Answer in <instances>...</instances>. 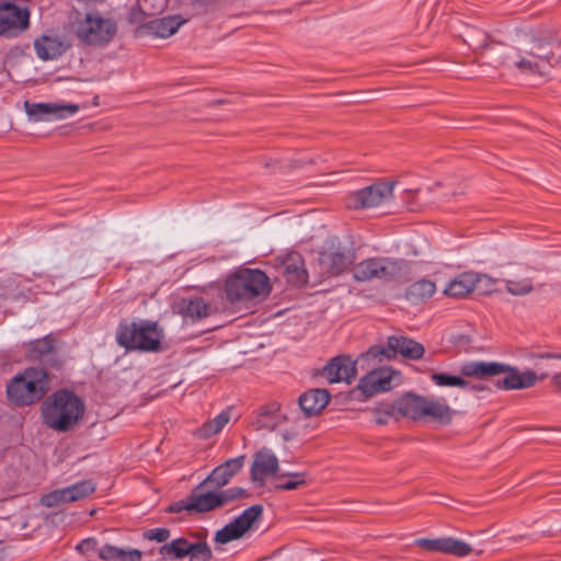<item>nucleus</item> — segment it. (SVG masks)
Here are the masks:
<instances>
[{
    "mask_svg": "<svg viewBox=\"0 0 561 561\" xmlns=\"http://www.w3.org/2000/svg\"><path fill=\"white\" fill-rule=\"evenodd\" d=\"M211 304L202 297L183 298L179 304V312L185 319L192 322L199 321L214 313Z\"/></svg>",
    "mask_w": 561,
    "mask_h": 561,
    "instance_id": "22",
    "label": "nucleus"
},
{
    "mask_svg": "<svg viewBox=\"0 0 561 561\" xmlns=\"http://www.w3.org/2000/svg\"><path fill=\"white\" fill-rule=\"evenodd\" d=\"M465 377L489 378L505 375L495 381V387L503 390H519L534 387L538 380L548 377V373L539 376L533 370L519 371L516 367L497 362H469L460 367Z\"/></svg>",
    "mask_w": 561,
    "mask_h": 561,
    "instance_id": "2",
    "label": "nucleus"
},
{
    "mask_svg": "<svg viewBox=\"0 0 561 561\" xmlns=\"http://www.w3.org/2000/svg\"><path fill=\"white\" fill-rule=\"evenodd\" d=\"M95 484L91 480H84L64 488L67 502H75L93 493Z\"/></svg>",
    "mask_w": 561,
    "mask_h": 561,
    "instance_id": "32",
    "label": "nucleus"
},
{
    "mask_svg": "<svg viewBox=\"0 0 561 561\" xmlns=\"http://www.w3.org/2000/svg\"><path fill=\"white\" fill-rule=\"evenodd\" d=\"M393 183L378 182L351 196L350 206L354 208L376 207L392 196Z\"/></svg>",
    "mask_w": 561,
    "mask_h": 561,
    "instance_id": "18",
    "label": "nucleus"
},
{
    "mask_svg": "<svg viewBox=\"0 0 561 561\" xmlns=\"http://www.w3.org/2000/svg\"><path fill=\"white\" fill-rule=\"evenodd\" d=\"M272 290L270 278L259 268H239L230 273L224 284V295L231 305H247L266 298Z\"/></svg>",
    "mask_w": 561,
    "mask_h": 561,
    "instance_id": "3",
    "label": "nucleus"
},
{
    "mask_svg": "<svg viewBox=\"0 0 561 561\" xmlns=\"http://www.w3.org/2000/svg\"><path fill=\"white\" fill-rule=\"evenodd\" d=\"M116 341L127 351L157 352L161 334L156 322H122L116 331Z\"/></svg>",
    "mask_w": 561,
    "mask_h": 561,
    "instance_id": "8",
    "label": "nucleus"
},
{
    "mask_svg": "<svg viewBox=\"0 0 561 561\" xmlns=\"http://www.w3.org/2000/svg\"><path fill=\"white\" fill-rule=\"evenodd\" d=\"M400 274L398 261L390 257H370L360 261L352 268L356 282H370L374 279L390 282Z\"/></svg>",
    "mask_w": 561,
    "mask_h": 561,
    "instance_id": "11",
    "label": "nucleus"
},
{
    "mask_svg": "<svg viewBox=\"0 0 561 561\" xmlns=\"http://www.w3.org/2000/svg\"><path fill=\"white\" fill-rule=\"evenodd\" d=\"M397 354L410 359H419L424 354V347L421 343L404 336H389L386 347L374 345L366 353L359 355L356 360L347 355L334 357L324 367V375L330 382L351 383L356 376L357 365L363 367L370 359L392 358Z\"/></svg>",
    "mask_w": 561,
    "mask_h": 561,
    "instance_id": "1",
    "label": "nucleus"
},
{
    "mask_svg": "<svg viewBox=\"0 0 561 561\" xmlns=\"http://www.w3.org/2000/svg\"><path fill=\"white\" fill-rule=\"evenodd\" d=\"M100 559L103 561H141L142 552L134 548H118L104 545L100 549Z\"/></svg>",
    "mask_w": 561,
    "mask_h": 561,
    "instance_id": "27",
    "label": "nucleus"
},
{
    "mask_svg": "<svg viewBox=\"0 0 561 561\" xmlns=\"http://www.w3.org/2000/svg\"><path fill=\"white\" fill-rule=\"evenodd\" d=\"M470 389H472V390H482V387H479V386H470Z\"/></svg>",
    "mask_w": 561,
    "mask_h": 561,
    "instance_id": "46",
    "label": "nucleus"
},
{
    "mask_svg": "<svg viewBox=\"0 0 561 561\" xmlns=\"http://www.w3.org/2000/svg\"><path fill=\"white\" fill-rule=\"evenodd\" d=\"M436 291V285L430 279H421L411 284L405 290V298L411 304H420L431 298Z\"/></svg>",
    "mask_w": 561,
    "mask_h": 561,
    "instance_id": "28",
    "label": "nucleus"
},
{
    "mask_svg": "<svg viewBox=\"0 0 561 561\" xmlns=\"http://www.w3.org/2000/svg\"><path fill=\"white\" fill-rule=\"evenodd\" d=\"M423 417H431L447 423L451 420V409L446 403L425 398Z\"/></svg>",
    "mask_w": 561,
    "mask_h": 561,
    "instance_id": "30",
    "label": "nucleus"
},
{
    "mask_svg": "<svg viewBox=\"0 0 561 561\" xmlns=\"http://www.w3.org/2000/svg\"><path fill=\"white\" fill-rule=\"evenodd\" d=\"M262 513L263 506L260 504L248 507L237 518L216 531L214 538L215 542L226 545L230 541L242 538L252 525L261 517Z\"/></svg>",
    "mask_w": 561,
    "mask_h": 561,
    "instance_id": "13",
    "label": "nucleus"
},
{
    "mask_svg": "<svg viewBox=\"0 0 561 561\" xmlns=\"http://www.w3.org/2000/svg\"><path fill=\"white\" fill-rule=\"evenodd\" d=\"M207 531H192L187 537H178L159 548L163 560H181L190 557V561H209L213 552L206 541Z\"/></svg>",
    "mask_w": 561,
    "mask_h": 561,
    "instance_id": "9",
    "label": "nucleus"
},
{
    "mask_svg": "<svg viewBox=\"0 0 561 561\" xmlns=\"http://www.w3.org/2000/svg\"><path fill=\"white\" fill-rule=\"evenodd\" d=\"M557 357H558V359H561V353H559V355Z\"/></svg>",
    "mask_w": 561,
    "mask_h": 561,
    "instance_id": "48",
    "label": "nucleus"
},
{
    "mask_svg": "<svg viewBox=\"0 0 561 561\" xmlns=\"http://www.w3.org/2000/svg\"><path fill=\"white\" fill-rule=\"evenodd\" d=\"M431 379L436 386L439 387H459L467 388L470 383L461 377L448 375L445 373H434L431 375Z\"/></svg>",
    "mask_w": 561,
    "mask_h": 561,
    "instance_id": "37",
    "label": "nucleus"
},
{
    "mask_svg": "<svg viewBox=\"0 0 561 561\" xmlns=\"http://www.w3.org/2000/svg\"><path fill=\"white\" fill-rule=\"evenodd\" d=\"M476 277L471 274L460 275L459 277L451 280L446 289L445 294L450 297H465L471 293L474 288Z\"/></svg>",
    "mask_w": 561,
    "mask_h": 561,
    "instance_id": "29",
    "label": "nucleus"
},
{
    "mask_svg": "<svg viewBox=\"0 0 561 561\" xmlns=\"http://www.w3.org/2000/svg\"><path fill=\"white\" fill-rule=\"evenodd\" d=\"M24 347L26 357L30 360L39 362L54 368H60L62 366V360L57 354L58 341L54 334L32 340L27 342Z\"/></svg>",
    "mask_w": 561,
    "mask_h": 561,
    "instance_id": "16",
    "label": "nucleus"
},
{
    "mask_svg": "<svg viewBox=\"0 0 561 561\" xmlns=\"http://www.w3.org/2000/svg\"><path fill=\"white\" fill-rule=\"evenodd\" d=\"M551 383H552V386H554L558 390H561V371H560V373L554 374V375L551 377Z\"/></svg>",
    "mask_w": 561,
    "mask_h": 561,
    "instance_id": "44",
    "label": "nucleus"
},
{
    "mask_svg": "<svg viewBox=\"0 0 561 561\" xmlns=\"http://www.w3.org/2000/svg\"><path fill=\"white\" fill-rule=\"evenodd\" d=\"M278 470V459L268 449H262L255 455L251 466V479L254 482H263L264 476L275 474Z\"/></svg>",
    "mask_w": 561,
    "mask_h": 561,
    "instance_id": "24",
    "label": "nucleus"
},
{
    "mask_svg": "<svg viewBox=\"0 0 561 561\" xmlns=\"http://www.w3.org/2000/svg\"><path fill=\"white\" fill-rule=\"evenodd\" d=\"M34 48L39 59L54 60L67 50L68 44L59 36L42 35L35 39Z\"/></svg>",
    "mask_w": 561,
    "mask_h": 561,
    "instance_id": "23",
    "label": "nucleus"
},
{
    "mask_svg": "<svg viewBox=\"0 0 561 561\" xmlns=\"http://www.w3.org/2000/svg\"><path fill=\"white\" fill-rule=\"evenodd\" d=\"M374 419L376 424L385 425L388 423L389 419L397 415V401L394 403H378L373 410Z\"/></svg>",
    "mask_w": 561,
    "mask_h": 561,
    "instance_id": "35",
    "label": "nucleus"
},
{
    "mask_svg": "<svg viewBox=\"0 0 561 561\" xmlns=\"http://www.w3.org/2000/svg\"><path fill=\"white\" fill-rule=\"evenodd\" d=\"M171 536V531L168 528H153L145 533V538L157 542H165Z\"/></svg>",
    "mask_w": 561,
    "mask_h": 561,
    "instance_id": "41",
    "label": "nucleus"
},
{
    "mask_svg": "<svg viewBox=\"0 0 561 561\" xmlns=\"http://www.w3.org/2000/svg\"><path fill=\"white\" fill-rule=\"evenodd\" d=\"M414 543L426 551L450 554L457 558H463L472 551L469 543L453 537L417 538Z\"/></svg>",
    "mask_w": 561,
    "mask_h": 561,
    "instance_id": "19",
    "label": "nucleus"
},
{
    "mask_svg": "<svg viewBox=\"0 0 561 561\" xmlns=\"http://www.w3.org/2000/svg\"><path fill=\"white\" fill-rule=\"evenodd\" d=\"M355 261V252L352 249L332 243L319 253L318 265L324 276H339L345 272Z\"/></svg>",
    "mask_w": 561,
    "mask_h": 561,
    "instance_id": "12",
    "label": "nucleus"
},
{
    "mask_svg": "<svg viewBox=\"0 0 561 561\" xmlns=\"http://www.w3.org/2000/svg\"><path fill=\"white\" fill-rule=\"evenodd\" d=\"M147 2H148V0H140V3L142 5L144 10H146L145 5H146ZM164 4H165L164 0H161V3L157 8H154V10L149 12V14H154L156 12L161 11L164 8Z\"/></svg>",
    "mask_w": 561,
    "mask_h": 561,
    "instance_id": "45",
    "label": "nucleus"
},
{
    "mask_svg": "<svg viewBox=\"0 0 561 561\" xmlns=\"http://www.w3.org/2000/svg\"><path fill=\"white\" fill-rule=\"evenodd\" d=\"M279 410V405L278 403L276 402H273L271 404H267L265 407H262L261 408V413H260V416L261 419L257 420V422L260 423V427H270L271 430H274L275 428V425H270L267 424L265 421H264V417L267 416V415H272L274 414L275 412H277Z\"/></svg>",
    "mask_w": 561,
    "mask_h": 561,
    "instance_id": "42",
    "label": "nucleus"
},
{
    "mask_svg": "<svg viewBox=\"0 0 561 561\" xmlns=\"http://www.w3.org/2000/svg\"><path fill=\"white\" fill-rule=\"evenodd\" d=\"M100 549L99 541L94 537L84 538L75 547V550L88 561H95L96 558L100 559Z\"/></svg>",
    "mask_w": 561,
    "mask_h": 561,
    "instance_id": "34",
    "label": "nucleus"
},
{
    "mask_svg": "<svg viewBox=\"0 0 561 561\" xmlns=\"http://www.w3.org/2000/svg\"><path fill=\"white\" fill-rule=\"evenodd\" d=\"M284 276L293 286L300 287L308 280L304 259L299 253H290L283 262Z\"/></svg>",
    "mask_w": 561,
    "mask_h": 561,
    "instance_id": "25",
    "label": "nucleus"
},
{
    "mask_svg": "<svg viewBox=\"0 0 561 561\" xmlns=\"http://www.w3.org/2000/svg\"><path fill=\"white\" fill-rule=\"evenodd\" d=\"M283 477H287L288 480L283 483L276 484L275 488L278 490H296L306 484L304 473H300V472L287 473V474H284Z\"/></svg>",
    "mask_w": 561,
    "mask_h": 561,
    "instance_id": "38",
    "label": "nucleus"
},
{
    "mask_svg": "<svg viewBox=\"0 0 561 561\" xmlns=\"http://www.w3.org/2000/svg\"><path fill=\"white\" fill-rule=\"evenodd\" d=\"M84 402L69 390H58L43 404L42 415L44 423L58 432L72 428L83 416Z\"/></svg>",
    "mask_w": 561,
    "mask_h": 561,
    "instance_id": "4",
    "label": "nucleus"
},
{
    "mask_svg": "<svg viewBox=\"0 0 561 561\" xmlns=\"http://www.w3.org/2000/svg\"><path fill=\"white\" fill-rule=\"evenodd\" d=\"M41 502L46 507H54L60 503H68L64 494V489L55 490L50 493L45 494L42 497Z\"/></svg>",
    "mask_w": 561,
    "mask_h": 561,
    "instance_id": "39",
    "label": "nucleus"
},
{
    "mask_svg": "<svg viewBox=\"0 0 561 561\" xmlns=\"http://www.w3.org/2000/svg\"><path fill=\"white\" fill-rule=\"evenodd\" d=\"M230 414L228 411L220 412L215 419L205 423L199 430L198 434L203 438H208L219 433L225 425L229 422Z\"/></svg>",
    "mask_w": 561,
    "mask_h": 561,
    "instance_id": "33",
    "label": "nucleus"
},
{
    "mask_svg": "<svg viewBox=\"0 0 561 561\" xmlns=\"http://www.w3.org/2000/svg\"><path fill=\"white\" fill-rule=\"evenodd\" d=\"M116 33V24L111 19L99 14L88 13L79 22L76 35L84 44L90 46H102L107 44Z\"/></svg>",
    "mask_w": 561,
    "mask_h": 561,
    "instance_id": "10",
    "label": "nucleus"
},
{
    "mask_svg": "<svg viewBox=\"0 0 561 561\" xmlns=\"http://www.w3.org/2000/svg\"><path fill=\"white\" fill-rule=\"evenodd\" d=\"M331 394L325 389H310L298 399V404L306 417L318 415L329 403Z\"/></svg>",
    "mask_w": 561,
    "mask_h": 561,
    "instance_id": "21",
    "label": "nucleus"
},
{
    "mask_svg": "<svg viewBox=\"0 0 561 561\" xmlns=\"http://www.w3.org/2000/svg\"><path fill=\"white\" fill-rule=\"evenodd\" d=\"M505 289L514 296H524L533 291L534 286L530 278L504 279Z\"/></svg>",
    "mask_w": 561,
    "mask_h": 561,
    "instance_id": "36",
    "label": "nucleus"
},
{
    "mask_svg": "<svg viewBox=\"0 0 561 561\" xmlns=\"http://www.w3.org/2000/svg\"><path fill=\"white\" fill-rule=\"evenodd\" d=\"M401 382V375L391 368H378L367 373L357 386L358 390L366 397L389 391Z\"/></svg>",
    "mask_w": 561,
    "mask_h": 561,
    "instance_id": "14",
    "label": "nucleus"
},
{
    "mask_svg": "<svg viewBox=\"0 0 561 561\" xmlns=\"http://www.w3.org/2000/svg\"><path fill=\"white\" fill-rule=\"evenodd\" d=\"M49 390V376L43 368L31 367L15 376L7 387V394L16 405L39 401Z\"/></svg>",
    "mask_w": 561,
    "mask_h": 561,
    "instance_id": "6",
    "label": "nucleus"
},
{
    "mask_svg": "<svg viewBox=\"0 0 561 561\" xmlns=\"http://www.w3.org/2000/svg\"><path fill=\"white\" fill-rule=\"evenodd\" d=\"M183 511L194 514V507H192L191 493L185 499L174 502L165 508L167 513H173V514H178Z\"/></svg>",
    "mask_w": 561,
    "mask_h": 561,
    "instance_id": "40",
    "label": "nucleus"
},
{
    "mask_svg": "<svg viewBox=\"0 0 561 561\" xmlns=\"http://www.w3.org/2000/svg\"><path fill=\"white\" fill-rule=\"evenodd\" d=\"M248 492L240 486L219 489L204 479L191 492L194 514H205L222 508L240 499L247 497Z\"/></svg>",
    "mask_w": 561,
    "mask_h": 561,
    "instance_id": "7",
    "label": "nucleus"
},
{
    "mask_svg": "<svg viewBox=\"0 0 561 561\" xmlns=\"http://www.w3.org/2000/svg\"><path fill=\"white\" fill-rule=\"evenodd\" d=\"M424 403V397L409 393L397 400L398 414L413 420L423 419Z\"/></svg>",
    "mask_w": 561,
    "mask_h": 561,
    "instance_id": "26",
    "label": "nucleus"
},
{
    "mask_svg": "<svg viewBox=\"0 0 561 561\" xmlns=\"http://www.w3.org/2000/svg\"><path fill=\"white\" fill-rule=\"evenodd\" d=\"M244 456L230 458L224 463L217 466L213 471L205 478L207 482H211L215 486L224 489L231 479L242 469L244 466Z\"/></svg>",
    "mask_w": 561,
    "mask_h": 561,
    "instance_id": "20",
    "label": "nucleus"
},
{
    "mask_svg": "<svg viewBox=\"0 0 561 561\" xmlns=\"http://www.w3.org/2000/svg\"><path fill=\"white\" fill-rule=\"evenodd\" d=\"M283 437H284L285 440L289 439V435L287 433L283 434Z\"/></svg>",
    "mask_w": 561,
    "mask_h": 561,
    "instance_id": "47",
    "label": "nucleus"
},
{
    "mask_svg": "<svg viewBox=\"0 0 561 561\" xmlns=\"http://www.w3.org/2000/svg\"><path fill=\"white\" fill-rule=\"evenodd\" d=\"M25 112L28 118L35 123L59 121L75 115L79 111L77 104L60 103H24Z\"/></svg>",
    "mask_w": 561,
    "mask_h": 561,
    "instance_id": "17",
    "label": "nucleus"
},
{
    "mask_svg": "<svg viewBox=\"0 0 561 561\" xmlns=\"http://www.w3.org/2000/svg\"><path fill=\"white\" fill-rule=\"evenodd\" d=\"M184 22L180 16H167L153 22L152 28L157 36L165 38L176 33Z\"/></svg>",
    "mask_w": 561,
    "mask_h": 561,
    "instance_id": "31",
    "label": "nucleus"
},
{
    "mask_svg": "<svg viewBox=\"0 0 561 561\" xmlns=\"http://www.w3.org/2000/svg\"><path fill=\"white\" fill-rule=\"evenodd\" d=\"M558 355H559V353L542 352V353L533 354L531 357L539 358V359H550V358L558 359V357H557Z\"/></svg>",
    "mask_w": 561,
    "mask_h": 561,
    "instance_id": "43",
    "label": "nucleus"
},
{
    "mask_svg": "<svg viewBox=\"0 0 561 561\" xmlns=\"http://www.w3.org/2000/svg\"><path fill=\"white\" fill-rule=\"evenodd\" d=\"M560 38H550L549 41L535 39L529 50L524 53L510 49L503 59V64L508 68H516L522 73L543 76L552 67L554 59V48L560 47Z\"/></svg>",
    "mask_w": 561,
    "mask_h": 561,
    "instance_id": "5",
    "label": "nucleus"
},
{
    "mask_svg": "<svg viewBox=\"0 0 561 561\" xmlns=\"http://www.w3.org/2000/svg\"><path fill=\"white\" fill-rule=\"evenodd\" d=\"M30 25V12L11 2L0 3V36L15 37Z\"/></svg>",
    "mask_w": 561,
    "mask_h": 561,
    "instance_id": "15",
    "label": "nucleus"
}]
</instances>
